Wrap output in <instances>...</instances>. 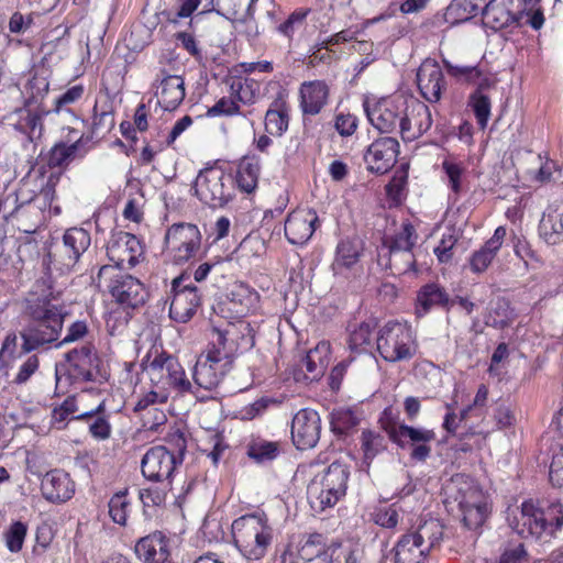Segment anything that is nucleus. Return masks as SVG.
Here are the masks:
<instances>
[{"label": "nucleus", "instance_id": "obj_46", "mask_svg": "<svg viewBox=\"0 0 563 563\" xmlns=\"http://www.w3.org/2000/svg\"><path fill=\"white\" fill-rule=\"evenodd\" d=\"M282 452L279 441H269L261 437L252 438L246 445L247 456L256 463L272 462Z\"/></svg>", "mask_w": 563, "mask_h": 563}, {"label": "nucleus", "instance_id": "obj_40", "mask_svg": "<svg viewBox=\"0 0 563 563\" xmlns=\"http://www.w3.org/2000/svg\"><path fill=\"white\" fill-rule=\"evenodd\" d=\"M325 563H366L362 544L351 539L329 543Z\"/></svg>", "mask_w": 563, "mask_h": 563}, {"label": "nucleus", "instance_id": "obj_10", "mask_svg": "<svg viewBox=\"0 0 563 563\" xmlns=\"http://www.w3.org/2000/svg\"><path fill=\"white\" fill-rule=\"evenodd\" d=\"M62 131L66 132V140L56 141L47 151L42 150L37 157L40 176H45L48 170L62 172L64 175L75 159L84 158L88 153L77 129L67 125Z\"/></svg>", "mask_w": 563, "mask_h": 563}, {"label": "nucleus", "instance_id": "obj_23", "mask_svg": "<svg viewBox=\"0 0 563 563\" xmlns=\"http://www.w3.org/2000/svg\"><path fill=\"white\" fill-rule=\"evenodd\" d=\"M49 113L42 106L33 108L29 103L15 109L8 117V124L27 142L36 144L44 134V118Z\"/></svg>", "mask_w": 563, "mask_h": 563}, {"label": "nucleus", "instance_id": "obj_43", "mask_svg": "<svg viewBox=\"0 0 563 563\" xmlns=\"http://www.w3.org/2000/svg\"><path fill=\"white\" fill-rule=\"evenodd\" d=\"M361 255L362 249L358 243L350 239L341 240L336 245L332 263L334 274L339 275L353 269L354 265L358 263Z\"/></svg>", "mask_w": 563, "mask_h": 563}, {"label": "nucleus", "instance_id": "obj_3", "mask_svg": "<svg viewBox=\"0 0 563 563\" xmlns=\"http://www.w3.org/2000/svg\"><path fill=\"white\" fill-rule=\"evenodd\" d=\"M234 547L249 561L262 560L273 542L274 529L268 516L254 511L235 518L231 525Z\"/></svg>", "mask_w": 563, "mask_h": 563}, {"label": "nucleus", "instance_id": "obj_48", "mask_svg": "<svg viewBox=\"0 0 563 563\" xmlns=\"http://www.w3.org/2000/svg\"><path fill=\"white\" fill-rule=\"evenodd\" d=\"M203 10L207 12L214 11L228 20L235 19L241 14L251 11L255 0H205Z\"/></svg>", "mask_w": 563, "mask_h": 563}, {"label": "nucleus", "instance_id": "obj_12", "mask_svg": "<svg viewBox=\"0 0 563 563\" xmlns=\"http://www.w3.org/2000/svg\"><path fill=\"white\" fill-rule=\"evenodd\" d=\"M201 232L194 223H174L165 232L164 250L176 265H183L196 258L201 250Z\"/></svg>", "mask_w": 563, "mask_h": 563}, {"label": "nucleus", "instance_id": "obj_51", "mask_svg": "<svg viewBox=\"0 0 563 563\" xmlns=\"http://www.w3.org/2000/svg\"><path fill=\"white\" fill-rule=\"evenodd\" d=\"M229 310L234 312L238 318L247 316L253 309L256 300V294L251 291L244 285L234 287L229 296Z\"/></svg>", "mask_w": 563, "mask_h": 563}, {"label": "nucleus", "instance_id": "obj_36", "mask_svg": "<svg viewBox=\"0 0 563 563\" xmlns=\"http://www.w3.org/2000/svg\"><path fill=\"white\" fill-rule=\"evenodd\" d=\"M507 229L504 225H499L495 229L494 234L488 239L484 245L478 250L474 251L468 258V266L472 273L483 274L488 269L498 252L500 251Z\"/></svg>", "mask_w": 563, "mask_h": 563}, {"label": "nucleus", "instance_id": "obj_11", "mask_svg": "<svg viewBox=\"0 0 563 563\" xmlns=\"http://www.w3.org/2000/svg\"><path fill=\"white\" fill-rule=\"evenodd\" d=\"M382 427L393 443L409 452L412 462L424 463L431 456L432 443L437 440L433 429L394 421L382 422Z\"/></svg>", "mask_w": 563, "mask_h": 563}, {"label": "nucleus", "instance_id": "obj_39", "mask_svg": "<svg viewBox=\"0 0 563 563\" xmlns=\"http://www.w3.org/2000/svg\"><path fill=\"white\" fill-rule=\"evenodd\" d=\"M539 230L549 245L563 243V201H556L548 207L540 221Z\"/></svg>", "mask_w": 563, "mask_h": 563}, {"label": "nucleus", "instance_id": "obj_62", "mask_svg": "<svg viewBox=\"0 0 563 563\" xmlns=\"http://www.w3.org/2000/svg\"><path fill=\"white\" fill-rule=\"evenodd\" d=\"M49 90V81L47 77L40 74H34L25 85L27 98L24 103L32 106L33 103L42 102Z\"/></svg>", "mask_w": 563, "mask_h": 563}, {"label": "nucleus", "instance_id": "obj_50", "mask_svg": "<svg viewBox=\"0 0 563 563\" xmlns=\"http://www.w3.org/2000/svg\"><path fill=\"white\" fill-rule=\"evenodd\" d=\"M328 545L325 534L311 532L302 536L297 549L301 552L305 562H310L316 558H322L324 561Z\"/></svg>", "mask_w": 563, "mask_h": 563}, {"label": "nucleus", "instance_id": "obj_60", "mask_svg": "<svg viewBox=\"0 0 563 563\" xmlns=\"http://www.w3.org/2000/svg\"><path fill=\"white\" fill-rule=\"evenodd\" d=\"M80 412L76 396H68L52 410V423L62 429L66 421L76 420L75 417Z\"/></svg>", "mask_w": 563, "mask_h": 563}, {"label": "nucleus", "instance_id": "obj_14", "mask_svg": "<svg viewBox=\"0 0 563 563\" xmlns=\"http://www.w3.org/2000/svg\"><path fill=\"white\" fill-rule=\"evenodd\" d=\"M209 343L233 361L236 354L250 351L255 345V329L249 321L239 318L235 322H228L224 328H213Z\"/></svg>", "mask_w": 563, "mask_h": 563}, {"label": "nucleus", "instance_id": "obj_27", "mask_svg": "<svg viewBox=\"0 0 563 563\" xmlns=\"http://www.w3.org/2000/svg\"><path fill=\"white\" fill-rule=\"evenodd\" d=\"M321 419L319 413L309 408L300 409L291 421V440L298 450L312 449L320 439Z\"/></svg>", "mask_w": 563, "mask_h": 563}, {"label": "nucleus", "instance_id": "obj_32", "mask_svg": "<svg viewBox=\"0 0 563 563\" xmlns=\"http://www.w3.org/2000/svg\"><path fill=\"white\" fill-rule=\"evenodd\" d=\"M76 492V484L63 470L48 471L41 481V493L45 500L60 505L70 500Z\"/></svg>", "mask_w": 563, "mask_h": 563}, {"label": "nucleus", "instance_id": "obj_30", "mask_svg": "<svg viewBox=\"0 0 563 563\" xmlns=\"http://www.w3.org/2000/svg\"><path fill=\"white\" fill-rule=\"evenodd\" d=\"M331 89L322 79L307 80L300 84L298 104L303 118L320 114L330 103Z\"/></svg>", "mask_w": 563, "mask_h": 563}, {"label": "nucleus", "instance_id": "obj_9", "mask_svg": "<svg viewBox=\"0 0 563 563\" xmlns=\"http://www.w3.org/2000/svg\"><path fill=\"white\" fill-rule=\"evenodd\" d=\"M416 339L407 322L387 321L376 336V349L382 358L389 363L409 361L416 354Z\"/></svg>", "mask_w": 563, "mask_h": 563}, {"label": "nucleus", "instance_id": "obj_35", "mask_svg": "<svg viewBox=\"0 0 563 563\" xmlns=\"http://www.w3.org/2000/svg\"><path fill=\"white\" fill-rule=\"evenodd\" d=\"M291 106L287 97L278 93L264 115L265 132L274 137L283 136L289 129Z\"/></svg>", "mask_w": 563, "mask_h": 563}, {"label": "nucleus", "instance_id": "obj_7", "mask_svg": "<svg viewBox=\"0 0 563 563\" xmlns=\"http://www.w3.org/2000/svg\"><path fill=\"white\" fill-rule=\"evenodd\" d=\"M444 536V525L435 518L420 522L401 534L394 547L396 563H426L431 551L439 548Z\"/></svg>", "mask_w": 563, "mask_h": 563}, {"label": "nucleus", "instance_id": "obj_37", "mask_svg": "<svg viewBox=\"0 0 563 563\" xmlns=\"http://www.w3.org/2000/svg\"><path fill=\"white\" fill-rule=\"evenodd\" d=\"M76 421H82L88 426V432L97 441L109 440L112 435L110 413L104 401L90 410L82 411L75 417Z\"/></svg>", "mask_w": 563, "mask_h": 563}, {"label": "nucleus", "instance_id": "obj_24", "mask_svg": "<svg viewBox=\"0 0 563 563\" xmlns=\"http://www.w3.org/2000/svg\"><path fill=\"white\" fill-rule=\"evenodd\" d=\"M68 374L74 382H96L100 376L101 360L92 344H85L66 354Z\"/></svg>", "mask_w": 563, "mask_h": 563}, {"label": "nucleus", "instance_id": "obj_16", "mask_svg": "<svg viewBox=\"0 0 563 563\" xmlns=\"http://www.w3.org/2000/svg\"><path fill=\"white\" fill-rule=\"evenodd\" d=\"M406 98L389 96L374 102L364 101L363 107L369 123L380 133H394L400 130L401 115Z\"/></svg>", "mask_w": 563, "mask_h": 563}, {"label": "nucleus", "instance_id": "obj_52", "mask_svg": "<svg viewBox=\"0 0 563 563\" xmlns=\"http://www.w3.org/2000/svg\"><path fill=\"white\" fill-rule=\"evenodd\" d=\"M489 430L478 428V426H471L459 434L457 443L454 449L456 452L471 453L478 451L483 448Z\"/></svg>", "mask_w": 563, "mask_h": 563}, {"label": "nucleus", "instance_id": "obj_13", "mask_svg": "<svg viewBox=\"0 0 563 563\" xmlns=\"http://www.w3.org/2000/svg\"><path fill=\"white\" fill-rule=\"evenodd\" d=\"M192 190L195 196L210 208H222L233 198L231 177L224 169L210 166L197 175Z\"/></svg>", "mask_w": 563, "mask_h": 563}, {"label": "nucleus", "instance_id": "obj_22", "mask_svg": "<svg viewBox=\"0 0 563 563\" xmlns=\"http://www.w3.org/2000/svg\"><path fill=\"white\" fill-rule=\"evenodd\" d=\"M433 120L430 108L416 98H406L401 115L399 134L405 142H412L432 126Z\"/></svg>", "mask_w": 563, "mask_h": 563}, {"label": "nucleus", "instance_id": "obj_20", "mask_svg": "<svg viewBox=\"0 0 563 563\" xmlns=\"http://www.w3.org/2000/svg\"><path fill=\"white\" fill-rule=\"evenodd\" d=\"M86 128V132L78 135L86 144L95 139L106 136L115 125L114 106L108 93L96 97L88 118L76 115Z\"/></svg>", "mask_w": 563, "mask_h": 563}, {"label": "nucleus", "instance_id": "obj_59", "mask_svg": "<svg viewBox=\"0 0 563 563\" xmlns=\"http://www.w3.org/2000/svg\"><path fill=\"white\" fill-rule=\"evenodd\" d=\"M360 420L352 409L340 408L331 413V430L339 435H345L353 430Z\"/></svg>", "mask_w": 563, "mask_h": 563}, {"label": "nucleus", "instance_id": "obj_47", "mask_svg": "<svg viewBox=\"0 0 563 563\" xmlns=\"http://www.w3.org/2000/svg\"><path fill=\"white\" fill-rule=\"evenodd\" d=\"M489 87L488 78H484L476 90L470 96V106L474 112L477 124L482 130L486 129L490 118L492 101L488 95L484 92V89Z\"/></svg>", "mask_w": 563, "mask_h": 563}, {"label": "nucleus", "instance_id": "obj_64", "mask_svg": "<svg viewBox=\"0 0 563 563\" xmlns=\"http://www.w3.org/2000/svg\"><path fill=\"white\" fill-rule=\"evenodd\" d=\"M332 122L333 129L342 139L353 136L360 125V119L355 114L345 111L335 113Z\"/></svg>", "mask_w": 563, "mask_h": 563}, {"label": "nucleus", "instance_id": "obj_4", "mask_svg": "<svg viewBox=\"0 0 563 563\" xmlns=\"http://www.w3.org/2000/svg\"><path fill=\"white\" fill-rule=\"evenodd\" d=\"M509 525L523 539L548 542L563 527V506L552 503L543 509L532 499L525 500L519 514L514 516Z\"/></svg>", "mask_w": 563, "mask_h": 563}, {"label": "nucleus", "instance_id": "obj_26", "mask_svg": "<svg viewBox=\"0 0 563 563\" xmlns=\"http://www.w3.org/2000/svg\"><path fill=\"white\" fill-rule=\"evenodd\" d=\"M157 104L164 111H175L186 97L185 80L179 75H172L166 68L159 69L153 82Z\"/></svg>", "mask_w": 563, "mask_h": 563}, {"label": "nucleus", "instance_id": "obj_56", "mask_svg": "<svg viewBox=\"0 0 563 563\" xmlns=\"http://www.w3.org/2000/svg\"><path fill=\"white\" fill-rule=\"evenodd\" d=\"M27 523L21 520L12 521L2 532L4 545L10 553L22 551L26 536Z\"/></svg>", "mask_w": 563, "mask_h": 563}, {"label": "nucleus", "instance_id": "obj_42", "mask_svg": "<svg viewBox=\"0 0 563 563\" xmlns=\"http://www.w3.org/2000/svg\"><path fill=\"white\" fill-rule=\"evenodd\" d=\"M350 478V466L341 461H333L322 474L316 475L321 484L341 496H345Z\"/></svg>", "mask_w": 563, "mask_h": 563}, {"label": "nucleus", "instance_id": "obj_6", "mask_svg": "<svg viewBox=\"0 0 563 563\" xmlns=\"http://www.w3.org/2000/svg\"><path fill=\"white\" fill-rule=\"evenodd\" d=\"M142 366L154 387H164V390H173L180 396L195 393L178 357L163 347L152 346L143 357Z\"/></svg>", "mask_w": 563, "mask_h": 563}, {"label": "nucleus", "instance_id": "obj_19", "mask_svg": "<svg viewBox=\"0 0 563 563\" xmlns=\"http://www.w3.org/2000/svg\"><path fill=\"white\" fill-rule=\"evenodd\" d=\"M144 245L136 235L124 231L111 233L107 244V256L117 268H134L144 261Z\"/></svg>", "mask_w": 563, "mask_h": 563}, {"label": "nucleus", "instance_id": "obj_45", "mask_svg": "<svg viewBox=\"0 0 563 563\" xmlns=\"http://www.w3.org/2000/svg\"><path fill=\"white\" fill-rule=\"evenodd\" d=\"M307 493L310 507L317 512L334 507L343 498V496L321 484L319 479L311 481Z\"/></svg>", "mask_w": 563, "mask_h": 563}, {"label": "nucleus", "instance_id": "obj_57", "mask_svg": "<svg viewBox=\"0 0 563 563\" xmlns=\"http://www.w3.org/2000/svg\"><path fill=\"white\" fill-rule=\"evenodd\" d=\"M86 87L82 84H76L68 87L53 102L52 112L54 113H71V106L77 104L85 96Z\"/></svg>", "mask_w": 563, "mask_h": 563}, {"label": "nucleus", "instance_id": "obj_15", "mask_svg": "<svg viewBox=\"0 0 563 563\" xmlns=\"http://www.w3.org/2000/svg\"><path fill=\"white\" fill-rule=\"evenodd\" d=\"M233 364L225 354L208 343L192 369V380L198 388L212 390L219 386Z\"/></svg>", "mask_w": 563, "mask_h": 563}, {"label": "nucleus", "instance_id": "obj_38", "mask_svg": "<svg viewBox=\"0 0 563 563\" xmlns=\"http://www.w3.org/2000/svg\"><path fill=\"white\" fill-rule=\"evenodd\" d=\"M225 84L229 88V93L241 107H251L255 104L261 97L262 82L253 77L231 75L225 80Z\"/></svg>", "mask_w": 563, "mask_h": 563}, {"label": "nucleus", "instance_id": "obj_33", "mask_svg": "<svg viewBox=\"0 0 563 563\" xmlns=\"http://www.w3.org/2000/svg\"><path fill=\"white\" fill-rule=\"evenodd\" d=\"M134 552L144 563H166L170 555V540L162 531H154L137 540Z\"/></svg>", "mask_w": 563, "mask_h": 563}, {"label": "nucleus", "instance_id": "obj_61", "mask_svg": "<svg viewBox=\"0 0 563 563\" xmlns=\"http://www.w3.org/2000/svg\"><path fill=\"white\" fill-rule=\"evenodd\" d=\"M168 397L169 393L164 390V387H154L152 385V388L150 390L140 394L139 399L133 408V411L136 415H140L142 412L150 410L151 408H156V405L167 402Z\"/></svg>", "mask_w": 563, "mask_h": 563}, {"label": "nucleus", "instance_id": "obj_63", "mask_svg": "<svg viewBox=\"0 0 563 563\" xmlns=\"http://www.w3.org/2000/svg\"><path fill=\"white\" fill-rule=\"evenodd\" d=\"M417 238L413 224L409 220L404 221L400 230L391 238L388 249L412 250Z\"/></svg>", "mask_w": 563, "mask_h": 563}, {"label": "nucleus", "instance_id": "obj_44", "mask_svg": "<svg viewBox=\"0 0 563 563\" xmlns=\"http://www.w3.org/2000/svg\"><path fill=\"white\" fill-rule=\"evenodd\" d=\"M377 328L375 319H368L358 323L350 324L349 347L352 352L362 353L369 350L373 342V333Z\"/></svg>", "mask_w": 563, "mask_h": 563}, {"label": "nucleus", "instance_id": "obj_17", "mask_svg": "<svg viewBox=\"0 0 563 563\" xmlns=\"http://www.w3.org/2000/svg\"><path fill=\"white\" fill-rule=\"evenodd\" d=\"M189 279V275L183 273L172 280L169 317L176 322H188L201 305L199 289Z\"/></svg>", "mask_w": 563, "mask_h": 563}, {"label": "nucleus", "instance_id": "obj_28", "mask_svg": "<svg viewBox=\"0 0 563 563\" xmlns=\"http://www.w3.org/2000/svg\"><path fill=\"white\" fill-rule=\"evenodd\" d=\"M179 460L166 446L156 445L146 451L141 461L143 476L152 482L169 481Z\"/></svg>", "mask_w": 563, "mask_h": 563}, {"label": "nucleus", "instance_id": "obj_21", "mask_svg": "<svg viewBox=\"0 0 563 563\" xmlns=\"http://www.w3.org/2000/svg\"><path fill=\"white\" fill-rule=\"evenodd\" d=\"M108 290L123 310H136L150 298V290L144 283L129 274H119L113 277L108 285Z\"/></svg>", "mask_w": 563, "mask_h": 563}, {"label": "nucleus", "instance_id": "obj_34", "mask_svg": "<svg viewBox=\"0 0 563 563\" xmlns=\"http://www.w3.org/2000/svg\"><path fill=\"white\" fill-rule=\"evenodd\" d=\"M417 85L427 101L438 102L446 85L439 64L435 62L423 63L417 71Z\"/></svg>", "mask_w": 563, "mask_h": 563}, {"label": "nucleus", "instance_id": "obj_53", "mask_svg": "<svg viewBox=\"0 0 563 563\" xmlns=\"http://www.w3.org/2000/svg\"><path fill=\"white\" fill-rule=\"evenodd\" d=\"M266 242L257 232L247 234L235 249L236 257L250 262L266 253Z\"/></svg>", "mask_w": 563, "mask_h": 563}, {"label": "nucleus", "instance_id": "obj_18", "mask_svg": "<svg viewBox=\"0 0 563 563\" xmlns=\"http://www.w3.org/2000/svg\"><path fill=\"white\" fill-rule=\"evenodd\" d=\"M467 529H477L487 519L490 507L487 495L474 483H464L454 497Z\"/></svg>", "mask_w": 563, "mask_h": 563}, {"label": "nucleus", "instance_id": "obj_54", "mask_svg": "<svg viewBox=\"0 0 563 563\" xmlns=\"http://www.w3.org/2000/svg\"><path fill=\"white\" fill-rule=\"evenodd\" d=\"M388 268L394 276L417 272L416 257L412 250L388 249Z\"/></svg>", "mask_w": 563, "mask_h": 563}, {"label": "nucleus", "instance_id": "obj_55", "mask_svg": "<svg viewBox=\"0 0 563 563\" xmlns=\"http://www.w3.org/2000/svg\"><path fill=\"white\" fill-rule=\"evenodd\" d=\"M386 449L385 437L378 432L365 429L361 434L363 462L369 467L375 456Z\"/></svg>", "mask_w": 563, "mask_h": 563}, {"label": "nucleus", "instance_id": "obj_29", "mask_svg": "<svg viewBox=\"0 0 563 563\" xmlns=\"http://www.w3.org/2000/svg\"><path fill=\"white\" fill-rule=\"evenodd\" d=\"M454 306V299L446 289L435 282L422 285L416 294L413 314L416 319L427 317L433 309L450 312Z\"/></svg>", "mask_w": 563, "mask_h": 563}, {"label": "nucleus", "instance_id": "obj_2", "mask_svg": "<svg viewBox=\"0 0 563 563\" xmlns=\"http://www.w3.org/2000/svg\"><path fill=\"white\" fill-rule=\"evenodd\" d=\"M0 211L7 227L25 234L35 233L45 221V209L37 203L36 190L26 183L0 196Z\"/></svg>", "mask_w": 563, "mask_h": 563}, {"label": "nucleus", "instance_id": "obj_58", "mask_svg": "<svg viewBox=\"0 0 563 563\" xmlns=\"http://www.w3.org/2000/svg\"><path fill=\"white\" fill-rule=\"evenodd\" d=\"M64 175L62 172H52L48 170L44 178V181L41 184L38 190H36L37 200L42 199L43 203L41 205L44 209L52 208L53 202L57 199L56 188L59 185L62 177Z\"/></svg>", "mask_w": 563, "mask_h": 563}, {"label": "nucleus", "instance_id": "obj_25", "mask_svg": "<svg viewBox=\"0 0 563 563\" xmlns=\"http://www.w3.org/2000/svg\"><path fill=\"white\" fill-rule=\"evenodd\" d=\"M399 153L400 145L397 139L378 137L367 146L364 162L371 173L383 175L394 167Z\"/></svg>", "mask_w": 563, "mask_h": 563}, {"label": "nucleus", "instance_id": "obj_49", "mask_svg": "<svg viewBox=\"0 0 563 563\" xmlns=\"http://www.w3.org/2000/svg\"><path fill=\"white\" fill-rule=\"evenodd\" d=\"M131 512L132 501L128 488H123L110 497L108 501V514L113 523L125 527Z\"/></svg>", "mask_w": 563, "mask_h": 563}, {"label": "nucleus", "instance_id": "obj_8", "mask_svg": "<svg viewBox=\"0 0 563 563\" xmlns=\"http://www.w3.org/2000/svg\"><path fill=\"white\" fill-rule=\"evenodd\" d=\"M91 244L90 232L84 228L71 227L64 231L60 239H55L46 254V269L59 274L70 273Z\"/></svg>", "mask_w": 563, "mask_h": 563}, {"label": "nucleus", "instance_id": "obj_31", "mask_svg": "<svg viewBox=\"0 0 563 563\" xmlns=\"http://www.w3.org/2000/svg\"><path fill=\"white\" fill-rule=\"evenodd\" d=\"M319 225L318 213L311 208H297L288 213L285 221V236L290 244L303 245Z\"/></svg>", "mask_w": 563, "mask_h": 563}, {"label": "nucleus", "instance_id": "obj_1", "mask_svg": "<svg viewBox=\"0 0 563 563\" xmlns=\"http://www.w3.org/2000/svg\"><path fill=\"white\" fill-rule=\"evenodd\" d=\"M36 289L24 299L23 312L29 322L19 332L20 355L49 350L59 340L67 316L65 306L55 302L59 291H54L46 282Z\"/></svg>", "mask_w": 563, "mask_h": 563}, {"label": "nucleus", "instance_id": "obj_41", "mask_svg": "<svg viewBox=\"0 0 563 563\" xmlns=\"http://www.w3.org/2000/svg\"><path fill=\"white\" fill-rule=\"evenodd\" d=\"M261 164L255 155L243 156L235 170L234 183L236 188L244 194H253L258 186Z\"/></svg>", "mask_w": 563, "mask_h": 563}, {"label": "nucleus", "instance_id": "obj_5", "mask_svg": "<svg viewBox=\"0 0 563 563\" xmlns=\"http://www.w3.org/2000/svg\"><path fill=\"white\" fill-rule=\"evenodd\" d=\"M485 24L495 31L507 27H542L540 0H490L482 11Z\"/></svg>", "mask_w": 563, "mask_h": 563}]
</instances>
